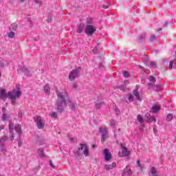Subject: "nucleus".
<instances>
[{
  "label": "nucleus",
  "instance_id": "6e6552de",
  "mask_svg": "<svg viewBox=\"0 0 176 176\" xmlns=\"http://www.w3.org/2000/svg\"><path fill=\"white\" fill-rule=\"evenodd\" d=\"M121 152L119 151L118 155L120 157H126L130 156V152L127 150V148L123 146V144H121Z\"/></svg>",
  "mask_w": 176,
  "mask_h": 176
},
{
  "label": "nucleus",
  "instance_id": "09e8293b",
  "mask_svg": "<svg viewBox=\"0 0 176 176\" xmlns=\"http://www.w3.org/2000/svg\"><path fill=\"white\" fill-rule=\"evenodd\" d=\"M18 145L19 146H21V145H23V142L21 140H19L18 142Z\"/></svg>",
  "mask_w": 176,
  "mask_h": 176
},
{
  "label": "nucleus",
  "instance_id": "473e14b6",
  "mask_svg": "<svg viewBox=\"0 0 176 176\" xmlns=\"http://www.w3.org/2000/svg\"><path fill=\"white\" fill-rule=\"evenodd\" d=\"M1 119L3 122H6V120H8V116L6 115V113H3Z\"/></svg>",
  "mask_w": 176,
  "mask_h": 176
},
{
  "label": "nucleus",
  "instance_id": "423d86ee",
  "mask_svg": "<svg viewBox=\"0 0 176 176\" xmlns=\"http://www.w3.org/2000/svg\"><path fill=\"white\" fill-rule=\"evenodd\" d=\"M34 123H36L37 129H39V130H42L45 127V121H43V119L42 117L37 116L36 117H34Z\"/></svg>",
  "mask_w": 176,
  "mask_h": 176
},
{
  "label": "nucleus",
  "instance_id": "0eeeda50",
  "mask_svg": "<svg viewBox=\"0 0 176 176\" xmlns=\"http://www.w3.org/2000/svg\"><path fill=\"white\" fill-rule=\"evenodd\" d=\"M99 133L102 135L101 136V141L102 142H105L107 139H108V130L107 128H99Z\"/></svg>",
  "mask_w": 176,
  "mask_h": 176
},
{
  "label": "nucleus",
  "instance_id": "cd10ccee",
  "mask_svg": "<svg viewBox=\"0 0 176 176\" xmlns=\"http://www.w3.org/2000/svg\"><path fill=\"white\" fill-rule=\"evenodd\" d=\"M10 30H13V31H16L17 30V23H12L10 27Z\"/></svg>",
  "mask_w": 176,
  "mask_h": 176
},
{
  "label": "nucleus",
  "instance_id": "4468645a",
  "mask_svg": "<svg viewBox=\"0 0 176 176\" xmlns=\"http://www.w3.org/2000/svg\"><path fill=\"white\" fill-rule=\"evenodd\" d=\"M159 111H160V106L154 105L151 107L150 112H151V113H156L157 112H159Z\"/></svg>",
  "mask_w": 176,
  "mask_h": 176
},
{
  "label": "nucleus",
  "instance_id": "39448f33",
  "mask_svg": "<svg viewBox=\"0 0 176 176\" xmlns=\"http://www.w3.org/2000/svg\"><path fill=\"white\" fill-rule=\"evenodd\" d=\"M8 96L10 97L11 100V103L12 105H16V97H20L21 96V91H16V92L14 91H10L8 92Z\"/></svg>",
  "mask_w": 176,
  "mask_h": 176
},
{
  "label": "nucleus",
  "instance_id": "4d7b16f0",
  "mask_svg": "<svg viewBox=\"0 0 176 176\" xmlns=\"http://www.w3.org/2000/svg\"><path fill=\"white\" fill-rule=\"evenodd\" d=\"M138 67H139V68H140V69H144V67H142V66H141V65H138Z\"/></svg>",
  "mask_w": 176,
  "mask_h": 176
},
{
  "label": "nucleus",
  "instance_id": "f704fd0d",
  "mask_svg": "<svg viewBox=\"0 0 176 176\" xmlns=\"http://www.w3.org/2000/svg\"><path fill=\"white\" fill-rule=\"evenodd\" d=\"M102 104H104V102H99V103H96V108L97 109H100V108H101V105H102Z\"/></svg>",
  "mask_w": 176,
  "mask_h": 176
},
{
  "label": "nucleus",
  "instance_id": "8fccbe9b",
  "mask_svg": "<svg viewBox=\"0 0 176 176\" xmlns=\"http://www.w3.org/2000/svg\"><path fill=\"white\" fill-rule=\"evenodd\" d=\"M2 112L3 113H6V109L5 107L2 108Z\"/></svg>",
  "mask_w": 176,
  "mask_h": 176
},
{
  "label": "nucleus",
  "instance_id": "5fc2aeb1",
  "mask_svg": "<svg viewBox=\"0 0 176 176\" xmlns=\"http://www.w3.org/2000/svg\"><path fill=\"white\" fill-rule=\"evenodd\" d=\"M104 9H108L109 8V5L104 6Z\"/></svg>",
  "mask_w": 176,
  "mask_h": 176
},
{
  "label": "nucleus",
  "instance_id": "2eb2a0df",
  "mask_svg": "<svg viewBox=\"0 0 176 176\" xmlns=\"http://www.w3.org/2000/svg\"><path fill=\"white\" fill-rule=\"evenodd\" d=\"M116 167V163L113 162L111 164H106L104 165V168L105 170H112V168H115Z\"/></svg>",
  "mask_w": 176,
  "mask_h": 176
},
{
  "label": "nucleus",
  "instance_id": "79ce46f5",
  "mask_svg": "<svg viewBox=\"0 0 176 176\" xmlns=\"http://www.w3.org/2000/svg\"><path fill=\"white\" fill-rule=\"evenodd\" d=\"M50 166L52 168H56V166H54V165L53 164V162L52 160L50 161Z\"/></svg>",
  "mask_w": 176,
  "mask_h": 176
},
{
  "label": "nucleus",
  "instance_id": "f03ea898",
  "mask_svg": "<svg viewBox=\"0 0 176 176\" xmlns=\"http://www.w3.org/2000/svg\"><path fill=\"white\" fill-rule=\"evenodd\" d=\"M96 31H97V28L94 26V21H93V19L87 18L85 30V34L91 36Z\"/></svg>",
  "mask_w": 176,
  "mask_h": 176
},
{
  "label": "nucleus",
  "instance_id": "ea45409f",
  "mask_svg": "<svg viewBox=\"0 0 176 176\" xmlns=\"http://www.w3.org/2000/svg\"><path fill=\"white\" fill-rule=\"evenodd\" d=\"M173 65H174V61H170L169 63V69H173Z\"/></svg>",
  "mask_w": 176,
  "mask_h": 176
},
{
  "label": "nucleus",
  "instance_id": "a18cd8bd",
  "mask_svg": "<svg viewBox=\"0 0 176 176\" xmlns=\"http://www.w3.org/2000/svg\"><path fill=\"white\" fill-rule=\"evenodd\" d=\"M137 166L138 167H140L141 168H142V167L141 166V163L140 160H138L137 162Z\"/></svg>",
  "mask_w": 176,
  "mask_h": 176
},
{
  "label": "nucleus",
  "instance_id": "a878e982",
  "mask_svg": "<svg viewBox=\"0 0 176 176\" xmlns=\"http://www.w3.org/2000/svg\"><path fill=\"white\" fill-rule=\"evenodd\" d=\"M150 42H153V43H155V42H157V38H156V36L153 35L149 38Z\"/></svg>",
  "mask_w": 176,
  "mask_h": 176
},
{
  "label": "nucleus",
  "instance_id": "7ed1b4c3",
  "mask_svg": "<svg viewBox=\"0 0 176 176\" xmlns=\"http://www.w3.org/2000/svg\"><path fill=\"white\" fill-rule=\"evenodd\" d=\"M74 153L76 156H82V155H84L87 157L89 156V147H87L86 144H80V147L77 151H74Z\"/></svg>",
  "mask_w": 176,
  "mask_h": 176
},
{
  "label": "nucleus",
  "instance_id": "e433bc0d",
  "mask_svg": "<svg viewBox=\"0 0 176 176\" xmlns=\"http://www.w3.org/2000/svg\"><path fill=\"white\" fill-rule=\"evenodd\" d=\"M150 80H151V82H153V83H155L156 82V78H155V76H151Z\"/></svg>",
  "mask_w": 176,
  "mask_h": 176
},
{
  "label": "nucleus",
  "instance_id": "aec40b11",
  "mask_svg": "<svg viewBox=\"0 0 176 176\" xmlns=\"http://www.w3.org/2000/svg\"><path fill=\"white\" fill-rule=\"evenodd\" d=\"M150 174H151L152 176H159V175H157L156 168H155L154 166L150 168Z\"/></svg>",
  "mask_w": 176,
  "mask_h": 176
},
{
  "label": "nucleus",
  "instance_id": "20e7f679",
  "mask_svg": "<svg viewBox=\"0 0 176 176\" xmlns=\"http://www.w3.org/2000/svg\"><path fill=\"white\" fill-rule=\"evenodd\" d=\"M82 72V68L80 67H76V69H73L69 74V80H75L76 78L80 76V72Z\"/></svg>",
  "mask_w": 176,
  "mask_h": 176
},
{
  "label": "nucleus",
  "instance_id": "4be33fe9",
  "mask_svg": "<svg viewBox=\"0 0 176 176\" xmlns=\"http://www.w3.org/2000/svg\"><path fill=\"white\" fill-rule=\"evenodd\" d=\"M133 95L135 96V100H138V101H140V92H138V89L133 90Z\"/></svg>",
  "mask_w": 176,
  "mask_h": 176
},
{
  "label": "nucleus",
  "instance_id": "f8f14e48",
  "mask_svg": "<svg viewBox=\"0 0 176 176\" xmlns=\"http://www.w3.org/2000/svg\"><path fill=\"white\" fill-rule=\"evenodd\" d=\"M133 175V172L131 171V169L129 168V166H126L124 169L123 173H122V176H131Z\"/></svg>",
  "mask_w": 176,
  "mask_h": 176
},
{
  "label": "nucleus",
  "instance_id": "a211bd4d",
  "mask_svg": "<svg viewBox=\"0 0 176 176\" xmlns=\"http://www.w3.org/2000/svg\"><path fill=\"white\" fill-rule=\"evenodd\" d=\"M85 28V23H80L77 28L78 34H82L83 32V29Z\"/></svg>",
  "mask_w": 176,
  "mask_h": 176
},
{
  "label": "nucleus",
  "instance_id": "4c0bfd02",
  "mask_svg": "<svg viewBox=\"0 0 176 176\" xmlns=\"http://www.w3.org/2000/svg\"><path fill=\"white\" fill-rule=\"evenodd\" d=\"M50 116L51 118H54V119H56L57 118V113L53 112L52 113H51Z\"/></svg>",
  "mask_w": 176,
  "mask_h": 176
},
{
  "label": "nucleus",
  "instance_id": "58836bf2",
  "mask_svg": "<svg viewBox=\"0 0 176 176\" xmlns=\"http://www.w3.org/2000/svg\"><path fill=\"white\" fill-rule=\"evenodd\" d=\"M122 74H123L124 78H129V72H128L124 71L122 72Z\"/></svg>",
  "mask_w": 176,
  "mask_h": 176
},
{
  "label": "nucleus",
  "instance_id": "3c124183",
  "mask_svg": "<svg viewBox=\"0 0 176 176\" xmlns=\"http://www.w3.org/2000/svg\"><path fill=\"white\" fill-rule=\"evenodd\" d=\"M146 117H147L148 119H151V114H149V113H147L146 114Z\"/></svg>",
  "mask_w": 176,
  "mask_h": 176
},
{
  "label": "nucleus",
  "instance_id": "c85d7f7f",
  "mask_svg": "<svg viewBox=\"0 0 176 176\" xmlns=\"http://www.w3.org/2000/svg\"><path fill=\"white\" fill-rule=\"evenodd\" d=\"M128 100L130 102H133V101H134V95L130 94L128 97Z\"/></svg>",
  "mask_w": 176,
  "mask_h": 176
},
{
  "label": "nucleus",
  "instance_id": "393cba45",
  "mask_svg": "<svg viewBox=\"0 0 176 176\" xmlns=\"http://www.w3.org/2000/svg\"><path fill=\"white\" fill-rule=\"evenodd\" d=\"M37 153L40 157H43L44 156V150L43 148H38L37 151Z\"/></svg>",
  "mask_w": 176,
  "mask_h": 176
},
{
  "label": "nucleus",
  "instance_id": "c03bdc74",
  "mask_svg": "<svg viewBox=\"0 0 176 176\" xmlns=\"http://www.w3.org/2000/svg\"><path fill=\"white\" fill-rule=\"evenodd\" d=\"M47 23H50L52 21V16H48L47 18Z\"/></svg>",
  "mask_w": 176,
  "mask_h": 176
},
{
  "label": "nucleus",
  "instance_id": "69168bd1",
  "mask_svg": "<svg viewBox=\"0 0 176 176\" xmlns=\"http://www.w3.org/2000/svg\"><path fill=\"white\" fill-rule=\"evenodd\" d=\"M74 87H76V85H74Z\"/></svg>",
  "mask_w": 176,
  "mask_h": 176
},
{
  "label": "nucleus",
  "instance_id": "9b49d317",
  "mask_svg": "<svg viewBox=\"0 0 176 176\" xmlns=\"http://www.w3.org/2000/svg\"><path fill=\"white\" fill-rule=\"evenodd\" d=\"M14 130V124L12 122H10L9 131H10V138H11V140H10L11 142H12L13 140H14V133H13Z\"/></svg>",
  "mask_w": 176,
  "mask_h": 176
},
{
  "label": "nucleus",
  "instance_id": "ddd939ff",
  "mask_svg": "<svg viewBox=\"0 0 176 176\" xmlns=\"http://www.w3.org/2000/svg\"><path fill=\"white\" fill-rule=\"evenodd\" d=\"M148 87H154V90L155 91H160V90H162L163 85H152V83H148Z\"/></svg>",
  "mask_w": 176,
  "mask_h": 176
},
{
  "label": "nucleus",
  "instance_id": "13d9d810",
  "mask_svg": "<svg viewBox=\"0 0 176 176\" xmlns=\"http://www.w3.org/2000/svg\"><path fill=\"white\" fill-rule=\"evenodd\" d=\"M24 1H25V0H19V2L23 3V2H24Z\"/></svg>",
  "mask_w": 176,
  "mask_h": 176
},
{
  "label": "nucleus",
  "instance_id": "6e6d98bb",
  "mask_svg": "<svg viewBox=\"0 0 176 176\" xmlns=\"http://www.w3.org/2000/svg\"><path fill=\"white\" fill-rule=\"evenodd\" d=\"M75 139L74 138H71L70 139H69V141H71L72 142H73V141Z\"/></svg>",
  "mask_w": 176,
  "mask_h": 176
},
{
  "label": "nucleus",
  "instance_id": "e2e57ef3",
  "mask_svg": "<svg viewBox=\"0 0 176 176\" xmlns=\"http://www.w3.org/2000/svg\"><path fill=\"white\" fill-rule=\"evenodd\" d=\"M1 76H2V73L0 71V78H1Z\"/></svg>",
  "mask_w": 176,
  "mask_h": 176
},
{
  "label": "nucleus",
  "instance_id": "0e129e2a",
  "mask_svg": "<svg viewBox=\"0 0 176 176\" xmlns=\"http://www.w3.org/2000/svg\"><path fill=\"white\" fill-rule=\"evenodd\" d=\"M38 3H41V1H38Z\"/></svg>",
  "mask_w": 176,
  "mask_h": 176
},
{
  "label": "nucleus",
  "instance_id": "9d476101",
  "mask_svg": "<svg viewBox=\"0 0 176 176\" xmlns=\"http://www.w3.org/2000/svg\"><path fill=\"white\" fill-rule=\"evenodd\" d=\"M103 155L104 157L105 162H109L111 159H112V154H111V151L108 148H105L103 151Z\"/></svg>",
  "mask_w": 176,
  "mask_h": 176
},
{
  "label": "nucleus",
  "instance_id": "49530a36",
  "mask_svg": "<svg viewBox=\"0 0 176 176\" xmlns=\"http://www.w3.org/2000/svg\"><path fill=\"white\" fill-rule=\"evenodd\" d=\"M139 39L140 41H144V39H145V37H144L143 36H139Z\"/></svg>",
  "mask_w": 176,
  "mask_h": 176
},
{
  "label": "nucleus",
  "instance_id": "864d4df0",
  "mask_svg": "<svg viewBox=\"0 0 176 176\" xmlns=\"http://www.w3.org/2000/svg\"><path fill=\"white\" fill-rule=\"evenodd\" d=\"M168 25V22H165L164 24V27H167Z\"/></svg>",
  "mask_w": 176,
  "mask_h": 176
},
{
  "label": "nucleus",
  "instance_id": "bb28decb",
  "mask_svg": "<svg viewBox=\"0 0 176 176\" xmlns=\"http://www.w3.org/2000/svg\"><path fill=\"white\" fill-rule=\"evenodd\" d=\"M174 116H173V114H168L166 116V121L167 122H171V120H173Z\"/></svg>",
  "mask_w": 176,
  "mask_h": 176
},
{
  "label": "nucleus",
  "instance_id": "c756f323",
  "mask_svg": "<svg viewBox=\"0 0 176 176\" xmlns=\"http://www.w3.org/2000/svg\"><path fill=\"white\" fill-rule=\"evenodd\" d=\"M138 122H140V123H142V122H144V118H142V116L141 115H138Z\"/></svg>",
  "mask_w": 176,
  "mask_h": 176
},
{
  "label": "nucleus",
  "instance_id": "f3484780",
  "mask_svg": "<svg viewBox=\"0 0 176 176\" xmlns=\"http://www.w3.org/2000/svg\"><path fill=\"white\" fill-rule=\"evenodd\" d=\"M14 129L16 131V133H18L19 135V138H21V125L20 124L15 125Z\"/></svg>",
  "mask_w": 176,
  "mask_h": 176
},
{
  "label": "nucleus",
  "instance_id": "f257e3e1",
  "mask_svg": "<svg viewBox=\"0 0 176 176\" xmlns=\"http://www.w3.org/2000/svg\"><path fill=\"white\" fill-rule=\"evenodd\" d=\"M56 111L57 112H64V108H67V101L68 100V94L67 92H56Z\"/></svg>",
  "mask_w": 176,
  "mask_h": 176
},
{
  "label": "nucleus",
  "instance_id": "72a5a7b5",
  "mask_svg": "<svg viewBox=\"0 0 176 176\" xmlns=\"http://www.w3.org/2000/svg\"><path fill=\"white\" fill-rule=\"evenodd\" d=\"M110 124L112 127H115V125L116 124V122L115 121V120L111 119L110 120Z\"/></svg>",
  "mask_w": 176,
  "mask_h": 176
},
{
  "label": "nucleus",
  "instance_id": "de8ad7c7",
  "mask_svg": "<svg viewBox=\"0 0 176 176\" xmlns=\"http://www.w3.org/2000/svg\"><path fill=\"white\" fill-rule=\"evenodd\" d=\"M118 89H120V90H124V87L123 85H121L118 87Z\"/></svg>",
  "mask_w": 176,
  "mask_h": 176
},
{
  "label": "nucleus",
  "instance_id": "37998d69",
  "mask_svg": "<svg viewBox=\"0 0 176 176\" xmlns=\"http://www.w3.org/2000/svg\"><path fill=\"white\" fill-rule=\"evenodd\" d=\"M98 50V48H97V47H95L93 50H92V52L93 53H94L95 54L97 53Z\"/></svg>",
  "mask_w": 176,
  "mask_h": 176
},
{
  "label": "nucleus",
  "instance_id": "c9c22d12",
  "mask_svg": "<svg viewBox=\"0 0 176 176\" xmlns=\"http://www.w3.org/2000/svg\"><path fill=\"white\" fill-rule=\"evenodd\" d=\"M113 111H115L116 115H119L120 111H119V109L118 108V107L114 106V107H113Z\"/></svg>",
  "mask_w": 176,
  "mask_h": 176
},
{
  "label": "nucleus",
  "instance_id": "b1692460",
  "mask_svg": "<svg viewBox=\"0 0 176 176\" xmlns=\"http://www.w3.org/2000/svg\"><path fill=\"white\" fill-rule=\"evenodd\" d=\"M44 91L45 94H50V86L49 85H46L44 87Z\"/></svg>",
  "mask_w": 176,
  "mask_h": 176
},
{
  "label": "nucleus",
  "instance_id": "1a4fd4ad",
  "mask_svg": "<svg viewBox=\"0 0 176 176\" xmlns=\"http://www.w3.org/2000/svg\"><path fill=\"white\" fill-rule=\"evenodd\" d=\"M8 136L4 135L0 138V149L1 152H6V148L5 147V142L8 141Z\"/></svg>",
  "mask_w": 176,
  "mask_h": 176
},
{
  "label": "nucleus",
  "instance_id": "a19ab883",
  "mask_svg": "<svg viewBox=\"0 0 176 176\" xmlns=\"http://www.w3.org/2000/svg\"><path fill=\"white\" fill-rule=\"evenodd\" d=\"M151 122H156V118H155V116H153L151 118L149 119Z\"/></svg>",
  "mask_w": 176,
  "mask_h": 176
},
{
  "label": "nucleus",
  "instance_id": "052dcab7",
  "mask_svg": "<svg viewBox=\"0 0 176 176\" xmlns=\"http://www.w3.org/2000/svg\"><path fill=\"white\" fill-rule=\"evenodd\" d=\"M157 31H162V28H158Z\"/></svg>",
  "mask_w": 176,
  "mask_h": 176
},
{
  "label": "nucleus",
  "instance_id": "2f4dec72",
  "mask_svg": "<svg viewBox=\"0 0 176 176\" xmlns=\"http://www.w3.org/2000/svg\"><path fill=\"white\" fill-rule=\"evenodd\" d=\"M150 65H151V68H157L156 62H150Z\"/></svg>",
  "mask_w": 176,
  "mask_h": 176
},
{
  "label": "nucleus",
  "instance_id": "5701e85b",
  "mask_svg": "<svg viewBox=\"0 0 176 176\" xmlns=\"http://www.w3.org/2000/svg\"><path fill=\"white\" fill-rule=\"evenodd\" d=\"M22 71H23V72L25 73V74L27 76H31V72H30V70H28V69H27V67H22Z\"/></svg>",
  "mask_w": 176,
  "mask_h": 176
},
{
  "label": "nucleus",
  "instance_id": "412c9836",
  "mask_svg": "<svg viewBox=\"0 0 176 176\" xmlns=\"http://www.w3.org/2000/svg\"><path fill=\"white\" fill-rule=\"evenodd\" d=\"M150 174H151L152 176H159V175H157L156 168H155L154 166L150 168Z\"/></svg>",
  "mask_w": 176,
  "mask_h": 176
},
{
  "label": "nucleus",
  "instance_id": "bf43d9fd",
  "mask_svg": "<svg viewBox=\"0 0 176 176\" xmlns=\"http://www.w3.org/2000/svg\"><path fill=\"white\" fill-rule=\"evenodd\" d=\"M92 148H96V144H93Z\"/></svg>",
  "mask_w": 176,
  "mask_h": 176
},
{
  "label": "nucleus",
  "instance_id": "6ab92c4d",
  "mask_svg": "<svg viewBox=\"0 0 176 176\" xmlns=\"http://www.w3.org/2000/svg\"><path fill=\"white\" fill-rule=\"evenodd\" d=\"M67 105L69 106L70 109H75V108H76L77 104L75 102H72V101L68 100Z\"/></svg>",
  "mask_w": 176,
  "mask_h": 176
},
{
  "label": "nucleus",
  "instance_id": "680f3d73",
  "mask_svg": "<svg viewBox=\"0 0 176 176\" xmlns=\"http://www.w3.org/2000/svg\"><path fill=\"white\" fill-rule=\"evenodd\" d=\"M0 67H3V65L2 63H0Z\"/></svg>",
  "mask_w": 176,
  "mask_h": 176
},
{
  "label": "nucleus",
  "instance_id": "338daca9",
  "mask_svg": "<svg viewBox=\"0 0 176 176\" xmlns=\"http://www.w3.org/2000/svg\"><path fill=\"white\" fill-rule=\"evenodd\" d=\"M136 89H138V85L136 87Z\"/></svg>",
  "mask_w": 176,
  "mask_h": 176
},
{
  "label": "nucleus",
  "instance_id": "7c9ffc66",
  "mask_svg": "<svg viewBox=\"0 0 176 176\" xmlns=\"http://www.w3.org/2000/svg\"><path fill=\"white\" fill-rule=\"evenodd\" d=\"M14 35H16V33H14V32H10L8 33V38H14Z\"/></svg>",
  "mask_w": 176,
  "mask_h": 176
},
{
  "label": "nucleus",
  "instance_id": "dca6fc26",
  "mask_svg": "<svg viewBox=\"0 0 176 176\" xmlns=\"http://www.w3.org/2000/svg\"><path fill=\"white\" fill-rule=\"evenodd\" d=\"M7 97L8 96L6 95V90H0V98H1V100H5L6 98H7Z\"/></svg>",
  "mask_w": 176,
  "mask_h": 176
},
{
  "label": "nucleus",
  "instance_id": "603ef678",
  "mask_svg": "<svg viewBox=\"0 0 176 176\" xmlns=\"http://www.w3.org/2000/svg\"><path fill=\"white\" fill-rule=\"evenodd\" d=\"M3 129H5V126H3V125L0 126V131H2V130H3Z\"/></svg>",
  "mask_w": 176,
  "mask_h": 176
}]
</instances>
